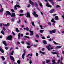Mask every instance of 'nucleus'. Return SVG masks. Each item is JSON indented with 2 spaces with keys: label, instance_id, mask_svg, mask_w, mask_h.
Segmentation results:
<instances>
[{
  "label": "nucleus",
  "instance_id": "nucleus-37",
  "mask_svg": "<svg viewBox=\"0 0 64 64\" xmlns=\"http://www.w3.org/2000/svg\"><path fill=\"white\" fill-rule=\"evenodd\" d=\"M44 32V30H40V33H43V32Z\"/></svg>",
  "mask_w": 64,
  "mask_h": 64
},
{
  "label": "nucleus",
  "instance_id": "nucleus-4",
  "mask_svg": "<svg viewBox=\"0 0 64 64\" xmlns=\"http://www.w3.org/2000/svg\"><path fill=\"white\" fill-rule=\"evenodd\" d=\"M32 14L36 18H37V17H38V15L37 14H36V12H34L32 13Z\"/></svg>",
  "mask_w": 64,
  "mask_h": 64
},
{
  "label": "nucleus",
  "instance_id": "nucleus-47",
  "mask_svg": "<svg viewBox=\"0 0 64 64\" xmlns=\"http://www.w3.org/2000/svg\"><path fill=\"white\" fill-rule=\"evenodd\" d=\"M26 30L27 31H28L29 30V28H28V27H26Z\"/></svg>",
  "mask_w": 64,
  "mask_h": 64
},
{
  "label": "nucleus",
  "instance_id": "nucleus-23",
  "mask_svg": "<svg viewBox=\"0 0 64 64\" xmlns=\"http://www.w3.org/2000/svg\"><path fill=\"white\" fill-rule=\"evenodd\" d=\"M20 22H21V20H20L19 19L18 20L17 22V23L18 24H20Z\"/></svg>",
  "mask_w": 64,
  "mask_h": 64
},
{
  "label": "nucleus",
  "instance_id": "nucleus-5",
  "mask_svg": "<svg viewBox=\"0 0 64 64\" xmlns=\"http://www.w3.org/2000/svg\"><path fill=\"white\" fill-rule=\"evenodd\" d=\"M24 53L23 54L22 56V58L23 59H24V58H25L24 57V56H25V54H26V51L25 50H24Z\"/></svg>",
  "mask_w": 64,
  "mask_h": 64
},
{
  "label": "nucleus",
  "instance_id": "nucleus-44",
  "mask_svg": "<svg viewBox=\"0 0 64 64\" xmlns=\"http://www.w3.org/2000/svg\"><path fill=\"white\" fill-rule=\"evenodd\" d=\"M24 15V14H20L19 15V16H23Z\"/></svg>",
  "mask_w": 64,
  "mask_h": 64
},
{
  "label": "nucleus",
  "instance_id": "nucleus-29",
  "mask_svg": "<svg viewBox=\"0 0 64 64\" xmlns=\"http://www.w3.org/2000/svg\"><path fill=\"white\" fill-rule=\"evenodd\" d=\"M55 18L56 19V20H58V17L57 16H56L55 17Z\"/></svg>",
  "mask_w": 64,
  "mask_h": 64
},
{
  "label": "nucleus",
  "instance_id": "nucleus-39",
  "mask_svg": "<svg viewBox=\"0 0 64 64\" xmlns=\"http://www.w3.org/2000/svg\"><path fill=\"white\" fill-rule=\"evenodd\" d=\"M46 63H49V62H50V60H46Z\"/></svg>",
  "mask_w": 64,
  "mask_h": 64
},
{
  "label": "nucleus",
  "instance_id": "nucleus-9",
  "mask_svg": "<svg viewBox=\"0 0 64 64\" xmlns=\"http://www.w3.org/2000/svg\"><path fill=\"white\" fill-rule=\"evenodd\" d=\"M46 6L48 7H50V8H51L52 7V6L49 4V3L48 2H47L46 3Z\"/></svg>",
  "mask_w": 64,
  "mask_h": 64
},
{
  "label": "nucleus",
  "instance_id": "nucleus-12",
  "mask_svg": "<svg viewBox=\"0 0 64 64\" xmlns=\"http://www.w3.org/2000/svg\"><path fill=\"white\" fill-rule=\"evenodd\" d=\"M6 12L7 14H6V16H7L8 15H11V13L10 12L8 11H6Z\"/></svg>",
  "mask_w": 64,
  "mask_h": 64
},
{
  "label": "nucleus",
  "instance_id": "nucleus-63",
  "mask_svg": "<svg viewBox=\"0 0 64 64\" xmlns=\"http://www.w3.org/2000/svg\"><path fill=\"white\" fill-rule=\"evenodd\" d=\"M42 63L43 64H45V62L42 61Z\"/></svg>",
  "mask_w": 64,
  "mask_h": 64
},
{
  "label": "nucleus",
  "instance_id": "nucleus-45",
  "mask_svg": "<svg viewBox=\"0 0 64 64\" xmlns=\"http://www.w3.org/2000/svg\"><path fill=\"white\" fill-rule=\"evenodd\" d=\"M2 60H5V58L3 56H2Z\"/></svg>",
  "mask_w": 64,
  "mask_h": 64
},
{
  "label": "nucleus",
  "instance_id": "nucleus-10",
  "mask_svg": "<svg viewBox=\"0 0 64 64\" xmlns=\"http://www.w3.org/2000/svg\"><path fill=\"white\" fill-rule=\"evenodd\" d=\"M54 11H55V10L54 9H52L50 10L49 12L50 13H53Z\"/></svg>",
  "mask_w": 64,
  "mask_h": 64
},
{
  "label": "nucleus",
  "instance_id": "nucleus-7",
  "mask_svg": "<svg viewBox=\"0 0 64 64\" xmlns=\"http://www.w3.org/2000/svg\"><path fill=\"white\" fill-rule=\"evenodd\" d=\"M51 45L49 44L48 45V46H46V48L48 49V51H50V47H51Z\"/></svg>",
  "mask_w": 64,
  "mask_h": 64
},
{
  "label": "nucleus",
  "instance_id": "nucleus-18",
  "mask_svg": "<svg viewBox=\"0 0 64 64\" xmlns=\"http://www.w3.org/2000/svg\"><path fill=\"white\" fill-rule=\"evenodd\" d=\"M15 13H12V15L11 16V17H15L16 15L15 14Z\"/></svg>",
  "mask_w": 64,
  "mask_h": 64
},
{
  "label": "nucleus",
  "instance_id": "nucleus-56",
  "mask_svg": "<svg viewBox=\"0 0 64 64\" xmlns=\"http://www.w3.org/2000/svg\"><path fill=\"white\" fill-rule=\"evenodd\" d=\"M50 36H47V38H50Z\"/></svg>",
  "mask_w": 64,
  "mask_h": 64
},
{
  "label": "nucleus",
  "instance_id": "nucleus-8",
  "mask_svg": "<svg viewBox=\"0 0 64 64\" xmlns=\"http://www.w3.org/2000/svg\"><path fill=\"white\" fill-rule=\"evenodd\" d=\"M50 34H52V33H54L56 32L55 30H53L52 31H50Z\"/></svg>",
  "mask_w": 64,
  "mask_h": 64
},
{
  "label": "nucleus",
  "instance_id": "nucleus-3",
  "mask_svg": "<svg viewBox=\"0 0 64 64\" xmlns=\"http://www.w3.org/2000/svg\"><path fill=\"white\" fill-rule=\"evenodd\" d=\"M25 15L26 17H27V18H30V14L28 12H27L26 14H25Z\"/></svg>",
  "mask_w": 64,
  "mask_h": 64
},
{
  "label": "nucleus",
  "instance_id": "nucleus-38",
  "mask_svg": "<svg viewBox=\"0 0 64 64\" xmlns=\"http://www.w3.org/2000/svg\"><path fill=\"white\" fill-rule=\"evenodd\" d=\"M26 44H28V46L30 45V43H29L28 42H26Z\"/></svg>",
  "mask_w": 64,
  "mask_h": 64
},
{
  "label": "nucleus",
  "instance_id": "nucleus-59",
  "mask_svg": "<svg viewBox=\"0 0 64 64\" xmlns=\"http://www.w3.org/2000/svg\"><path fill=\"white\" fill-rule=\"evenodd\" d=\"M11 10L12 12H14V10L11 9Z\"/></svg>",
  "mask_w": 64,
  "mask_h": 64
},
{
  "label": "nucleus",
  "instance_id": "nucleus-28",
  "mask_svg": "<svg viewBox=\"0 0 64 64\" xmlns=\"http://www.w3.org/2000/svg\"><path fill=\"white\" fill-rule=\"evenodd\" d=\"M53 43H54V44H56V45H58V43H56V42H55L54 41H53Z\"/></svg>",
  "mask_w": 64,
  "mask_h": 64
},
{
  "label": "nucleus",
  "instance_id": "nucleus-60",
  "mask_svg": "<svg viewBox=\"0 0 64 64\" xmlns=\"http://www.w3.org/2000/svg\"><path fill=\"white\" fill-rule=\"evenodd\" d=\"M7 26H9L10 25V24H9V23H8L7 24Z\"/></svg>",
  "mask_w": 64,
  "mask_h": 64
},
{
  "label": "nucleus",
  "instance_id": "nucleus-35",
  "mask_svg": "<svg viewBox=\"0 0 64 64\" xmlns=\"http://www.w3.org/2000/svg\"><path fill=\"white\" fill-rule=\"evenodd\" d=\"M32 25L33 26H35V25H34V22H32Z\"/></svg>",
  "mask_w": 64,
  "mask_h": 64
},
{
  "label": "nucleus",
  "instance_id": "nucleus-15",
  "mask_svg": "<svg viewBox=\"0 0 64 64\" xmlns=\"http://www.w3.org/2000/svg\"><path fill=\"white\" fill-rule=\"evenodd\" d=\"M62 47V46H57L56 47V49H59V48H61Z\"/></svg>",
  "mask_w": 64,
  "mask_h": 64
},
{
  "label": "nucleus",
  "instance_id": "nucleus-61",
  "mask_svg": "<svg viewBox=\"0 0 64 64\" xmlns=\"http://www.w3.org/2000/svg\"><path fill=\"white\" fill-rule=\"evenodd\" d=\"M6 50H8V47H6L5 48Z\"/></svg>",
  "mask_w": 64,
  "mask_h": 64
},
{
  "label": "nucleus",
  "instance_id": "nucleus-17",
  "mask_svg": "<svg viewBox=\"0 0 64 64\" xmlns=\"http://www.w3.org/2000/svg\"><path fill=\"white\" fill-rule=\"evenodd\" d=\"M48 1H50V2H52V4L53 5H54V2H53V0H48Z\"/></svg>",
  "mask_w": 64,
  "mask_h": 64
},
{
  "label": "nucleus",
  "instance_id": "nucleus-50",
  "mask_svg": "<svg viewBox=\"0 0 64 64\" xmlns=\"http://www.w3.org/2000/svg\"><path fill=\"white\" fill-rule=\"evenodd\" d=\"M56 8H58V7H60V6L58 5H57L56 6Z\"/></svg>",
  "mask_w": 64,
  "mask_h": 64
},
{
  "label": "nucleus",
  "instance_id": "nucleus-55",
  "mask_svg": "<svg viewBox=\"0 0 64 64\" xmlns=\"http://www.w3.org/2000/svg\"><path fill=\"white\" fill-rule=\"evenodd\" d=\"M12 33L13 34V35H15V33H14V32H12Z\"/></svg>",
  "mask_w": 64,
  "mask_h": 64
},
{
  "label": "nucleus",
  "instance_id": "nucleus-36",
  "mask_svg": "<svg viewBox=\"0 0 64 64\" xmlns=\"http://www.w3.org/2000/svg\"><path fill=\"white\" fill-rule=\"evenodd\" d=\"M1 33L3 34V35H4V31L3 30H2L1 32Z\"/></svg>",
  "mask_w": 64,
  "mask_h": 64
},
{
  "label": "nucleus",
  "instance_id": "nucleus-2",
  "mask_svg": "<svg viewBox=\"0 0 64 64\" xmlns=\"http://www.w3.org/2000/svg\"><path fill=\"white\" fill-rule=\"evenodd\" d=\"M12 36L10 35L8 36V37L6 38V40H12Z\"/></svg>",
  "mask_w": 64,
  "mask_h": 64
},
{
  "label": "nucleus",
  "instance_id": "nucleus-52",
  "mask_svg": "<svg viewBox=\"0 0 64 64\" xmlns=\"http://www.w3.org/2000/svg\"><path fill=\"white\" fill-rule=\"evenodd\" d=\"M3 28L4 31H5L6 30V29H5V28H4V27H3Z\"/></svg>",
  "mask_w": 64,
  "mask_h": 64
},
{
  "label": "nucleus",
  "instance_id": "nucleus-57",
  "mask_svg": "<svg viewBox=\"0 0 64 64\" xmlns=\"http://www.w3.org/2000/svg\"><path fill=\"white\" fill-rule=\"evenodd\" d=\"M20 36L22 37H23V34H20Z\"/></svg>",
  "mask_w": 64,
  "mask_h": 64
},
{
  "label": "nucleus",
  "instance_id": "nucleus-32",
  "mask_svg": "<svg viewBox=\"0 0 64 64\" xmlns=\"http://www.w3.org/2000/svg\"><path fill=\"white\" fill-rule=\"evenodd\" d=\"M52 64H55V60H52Z\"/></svg>",
  "mask_w": 64,
  "mask_h": 64
},
{
  "label": "nucleus",
  "instance_id": "nucleus-26",
  "mask_svg": "<svg viewBox=\"0 0 64 64\" xmlns=\"http://www.w3.org/2000/svg\"><path fill=\"white\" fill-rule=\"evenodd\" d=\"M52 54H59V53H57L56 52H52Z\"/></svg>",
  "mask_w": 64,
  "mask_h": 64
},
{
  "label": "nucleus",
  "instance_id": "nucleus-13",
  "mask_svg": "<svg viewBox=\"0 0 64 64\" xmlns=\"http://www.w3.org/2000/svg\"><path fill=\"white\" fill-rule=\"evenodd\" d=\"M2 43L4 44L6 46H7V45L6 43V41H4L2 42Z\"/></svg>",
  "mask_w": 64,
  "mask_h": 64
},
{
  "label": "nucleus",
  "instance_id": "nucleus-41",
  "mask_svg": "<svg viewBox=\"0 0 64 64\" xmlns=\"http://www.w3.org/2000/svg\"><path fill=\"white\" fill-rule=\"evenodd\" d=\"M16 31L17 32H19V30H18V29L17 28H16Z\"/></svg>",
  "mask_w": 64,
  "mask_h": 64
},
{
  "label": "nucleus",
  "instance_id": "nucleus-31",
  "mask_svg": "<svg viewBox=\"0 0 64 64\" xmlns=\"http://www.w3.org/2000/svg\"><path fill=\"white\" fill-rule=\"evenodd\" d=\"M34 4L35 5L36 7H38V4H37V2H35Z\"/></svg>",
  "mask_w": 64,
  "mask_h": 64
},
{
  "label": "nucleus",
  "instance_id": "nucleus-30",
  "mask_svg": "<svg viewBox=\"0 0 64 64\" xmlns=\"http://www.w3.org/2000/svg\"><path fill=\"white\" fill-rule=\"evenodd\" d=\"M17 62L18 63V64H20V60H18L17 61Z\"/></svg>",
  "mask_w": 64,
  "mask_h": 64
},
{
  "label": "nucleus",
  "instance_id": "nucleus-53",
  "mask_svg": "<svg viewBox=\"0 0 64 64\" xmlns=\"http://www.w3.org/2000/svg\"><path fill=\"white\" fill-rule=\"evenodd\" d=\"M54 17V16H56V14H53Z\"/></svg>",
  "mask_w": 64,
  "mask_h": 64
},
{
  "label": "nucleus",
  "instance_id": "nucleus-24",
  "mask_svg": "<svg viewBox=\"0 0 64 64\" xmlns=\"http://www.w3.org/2000/svg\"><path fill=\"white\" fill-rule=\"evenodd\" d=\"M20 33L19 34H18V39H19L20 38Z\"/></svg>",
  "mask_w": 64,
  "mask_h": 64
},
{
  "label": "nucleus",
  "instance_id": "nucleus-46",
  "mask_svg": "<svg viewBox=\"0 0 64 64\" xmlns=\"http://www.w3.org/2000/svg\"><path fill=\"white\" fill-rule=\"evenodd\" d=\"M32 60H30V61L29 63H30V64H32Z\"/></svg>",
  "mask_w": 64,
  "mask_h": 64
},
{
  "label": "nucleus",
  "instance_id": "nucleus-51",
  "mask_svg": "<svg viewBox=\"0 0 64 64\" xmlns=\"http://www.w3.org/2000/svg\"><path fill=\"white\" fill-rule=\"evenodd\" d=\"M54 48V47L52 46L50 48L52 50L53 49V48Z\"/></svg>",
  "mask_w": 64,
  "mask_h": 64
},
{
  "label": "nucleus",
  "instance_id": "nucleus-49",
  "mask_svg": "<svg viewBox=\"0 0 64 64\" xmlns=\"http://www.w3.org/2000/svg\"><path fill=\"white\" fill-rule=\"evenodd\" d=\"M36 56H38V53L37 52H36Z\"/></svg>",
  "mask_w": 64,
  "mask_h": 64
},
{
  "label": "nucleus",
  "instance_id": "nucleus-64",
  "mask_svg": "<svg viewBox=\"0 0 64 64\" xmlns=\"http://www.w3.org/2000/svg\"><path fill=\"white\" fill-rule=\"evenodd\" d=\"M52 39L50 38V39L48 40H49V41H51Z\"/></svg>",
  "mask_w": 64,
  "mask_h": 64
},
{
  "label": "nucleus",
  "instance_id": "nucleus-14",
  "mask_svg": "<svg viewBox=\"0 0 64 64\" xmlns=\"http://www.w3.org/2000/svg\"><path fill=\"white\" fill-rule=\"evenodd\" d=\"M30 33H31L30 34V36H32V35L33 34V32H32V31L30 30Z\"/></svg>",
  "mask_w": 64,
  "mask_h": 64
},
{
  "label": "nucleus",
  "instance_id": "nucleus-33",
  "mask_svg": "<svg viewBox=\"0 0 64 64\" xmlns=\"http://www.w3.org/2000/svg\"><path fill=\"white\" fill-rule=\"evenodd\" d=\"M13 53H14V52L12 51V52L10 53V54L11 55H13Z\"/></svg>",
  "mask_w": 64,
  "mask_h": 64
},
{
  "label": "nucleus",
  "instance_id": "nucleus-48",
  "mask_svg": "<svg viewBox=\"0 0 64 64\" xmlns=\"http://www.w3.org/2000/svg\"><path fill=\"white\" fill-rule=\"evenodd\" d=\"M36 37L37 38H39V36H38V34L36 35Z\"/></svg>",
  "mask_w": 64,
  "mask_h": 64
},
{
  "label": "nucleus",
  "instance_id": "nucleus-16",
  "mask_svg": "<svg viewBox=\"0 0 64 64\" xmlns=\"http://www.w3.org/2000/svg\"><path fill=\"white\" fill-rule=\"evenodd\" d=\"M0 51H1L2 53H4V52L3 50L2 49V48H0Z\"/></svg>",
  "mask_w": 64,
  "mask_h": 64
},
{
  "label": "nucleus",
  "instance_id": "nucleus-22",
  "mask_svg": "<svg viewBox=\"0 0 64 64\" xmlns=\"http://www.w3.org/2000/svg\"><path fill=\"white\" fill-rule=\"evenodd\" d=\"M40 35L42 37V39H45V38L44 37H42V35L40 34Z\"/></svg>",
  "mask_w": 64,
  "mask_h": 64
},
{
  "label": "nucleus",
  "instance_id": "nucleus-40",
  "mask_svg": "<svg viewBox=\"0 0 64 64\" xmlns=\"http://www.w3.org/2000/svg\"><path fill=\"white\" fill-rule=\"evenodd\" d=\"M24 37H25V38H28V39L30 38H29V37L27 36H24Z\"/></svg>",
  "mask_w": 64,
  "mask_h": 64
},
{
  "label": "nucleus",
  "instance_id": "nucleus-54",
  "mask_svg": "<svg viewBox=\"0 0 64 64\" xmlns=\"http://www.w3.org/2000/svg\"><path fill=\"white\" fill-rule=\"evenodd\" d=\"M30 7V4H29L28 6V7L29 8V7Z\"/></svg>",
  "mask_w": 64,
  "mask_h": 64
},
{
  "label": "nucleus",
  "instance_id": "nucleus-42",
  "mask_svg": "<svg viewBox=\"0 0 64 64\" xmlns=\"http://www.w3.org/2000/svg\"><path fill=\"white\" fill-rule=\"evenodd\" d=\"M31 46H27V47L28 48H31Z\"/></svg>",
  "mask_w": 64,
  "mask_h": 64
},
{
  "label": "nucleus",
  "instance_id": "nucleus-25",
  "mask_svg": "<svg viewBox=\"0 0 64 64\" xmlns=\"http://www.w3.org/2000/svg\"><path fill=\"white\" fill-rule=\"evenodd\" d=\"M40 53H42L43 55H45V53L44 52H42L41 51H40Z\"/></svg>",
  "mask_w": 64,
  "mask_h": 64
},
{
  "label": "nucleus",
  "instance_id": "nucleus-62",
  "mask_svg": "<svg viewBox=\"0 0 64 64\" xmlns=\"http://www.w3.org/2000/svg\"><path fill=\"white\" fill-rule=\"evenodd\" d=\"M48 25H51V23H50V22H48Z\"/></svg>",
  "mask_w": 64,
  "mask_h": 64
},
{
  "label": "nucleus",
  "instance_id": "nucleus-6",
  "mask_svg": "<svg viewBox=\"0 0 64 64\" xmlns=\"http://www.w3.org/2000/svg\"><path fill=\"white\" fill-rule=\"evenodd\" d=\"M3 12V9L2 8V6L0 4V12Z\"/></svg>",
  "mask_w": 64,
  "mask_h": 64
},
{
  "label": "nucleus",
  "instance_id": "nucleus-21",
  "mask_svg": "<svg viewBox=\"0 0 64 64\" xmlns=\"http://www.w3.org/2000/svg\"><path fill=\"white\" fill-rule=\"evenodd\" d=\"M43 42L44 44H47V42L45 40H44L43 41Z\"/></svg>",
  "mask_w": 64,
  "mask_h": 64
},
{
  "label": "nucleus",
  "instance_id": "nucleus-43",
  "mask_svg": "<svg viewBox=\"0 0 64 64\" xmlns=\"http://www.w3.org/2000/svg\"><path fill=\"white\" fill-rule=\"evenodd\" d=\"M39 5L41 7H42V4H41V3H39Z\"/></svg>",
  "mask_w": 64,
  "mask_h": 64
},
{
  "label": "nucleus",
  "instance_id": "nucleus-34",
  "mask_svg": "<svg viewBox=\"0 0 64 64\" xmlns=\"http://www.w3.org/2000/svg\"><path fill=\"white\" fill-rule=\"evenodd\" d=\"M40 27L41 28V29H43V26H42V25H40Z\"/></svg>",
  "mask_w": 64,
  "mask_h": 64
},
{
  "label": "nucleus",
  "instance_id": "nucleus-11",
  "mask_svg": "<svg viewBox=\"0 0 64 64\" xmlns=\"http://www.w3.org/2000/svg\"><path fill=\"white\" fill-rule=\"evenodd\" d=\"M29 2L30 4H32V5H34V3H33V2H32V1L31 0H29Z\"/></svg>",
  "mask_w": 64,
  "mask_h": 64
},
{
  "label": "nucleus",
  "instance_id": "nucleus-20",
  "mask_svg": "<svg viewBox=\"0 0 64 64\" xmlns=\"http://www.w3.org/2000/svg\"><path fill=\"white\" fill-rule=\"evenodd\" d=\"M55 18H52L51 20L52 22H53V23H55V21H54Z\"/></svg>",
  "mask_w": 64,
  "mask_h": 64
},
{
  "label": "nucleus",
  "instance_id": "nucleus-27",
  "mask_svg": "<svg viewBox=\"0 0 64 64\" xmlns=\"http://www.w3.org/2000/svg\"><path fill=\"white\" fill-rule=\"evenodd\" d=\"M30 55V56H31V57H32V54H28V57H29V55Z\"/></svg>",
  "mask_w": 64,
  "mask_h": 64
},
{
  "label": "nucleus",
  "instance_id": "nucleus-1",
  "mask_svg": "<svg viewBox=\"0 0 64 64\" xmlns=\"http://www.w3.org/2000/svg\"><path fill=\"white\" fill-rule=\"evenodd\" d=\"M19 5V2H16V4L14 6V10H17V8L16 7H18V8H20V6L18 5Z\"/></svg>",
  "mask_w": 64,
  "mask_h": 64
},
{
  "label": "nucleus",
  "instance_id": "nucleus-19",
  "mask_svg": "<svg viewBox=\"0 0 64 64\" xmlns=\"http://www.w3.org/2000/svg\"><path fill=\"white\" fill-rule=\"evenodd\" d=\"M10 58L11 60H13V61H14V58H13V57L12 56H10Z\"/></svg>",
  "mask_w": 64,
  "mask_h": 64
},
{
  "label": "nucleus",
  "instance_id": "nucleus-58",
  "mask_svg": "<svg viewBox=\"0 0 64 64\" xmlns=\"http://www.w3.org/2000/svg\"><path fill=\"white\" fill-rule=\"evenodd\" d=\"M60 61V60H58V64H59V62Z\"/></svg>",
  "mask_w": 64,
  "mask_h": 64
}]
</instances>
